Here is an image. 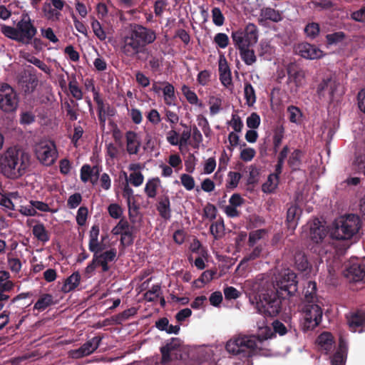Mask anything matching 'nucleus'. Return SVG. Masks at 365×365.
<instances>
[{"label": "nucleus", "instance_id": "nucleus-1", "mask_svg": "<svg viewBox=\"0 0 365 365\" xmlns=\"http://www.w3.org/2000/svg\"><path fill=\"white\" fill-rule=\"evenodd\" d=\"M156 38V32L153 29L139 24H131L123 38L120 51L126 57L140 59L139 54L144 53L147 46L153 43Z\"/></svg>", "mask_w": 365, "mask_h": 365}, {"label": "nucleus", "instance_id": "nucleus-2", "mask_svg": "<svg viewBox=\"0 0 365 365\" xmlns=\"http://www.w3.org/2000/svg\"><path fill=\"white\" fill-rule=\"evenodd\" d=\"M262 332L256 335H239L230 339L226 344L228 353L237 356L240 359L250 358L259 354L262 342L273 336L272 329L265 326L261 328Z\"/></svg>", "mask_w": 365, "mask_h": 365}, {"label": "nucleus", "instance_id": "nucleus-3", "mask_svg": "<svg viewBox=\"0 0 365 365\" xmlns=\"http://www.w3.org/2000/svg\"><path fill=\"white\" fill-rule=\"evenodd\" d=\"M282 297L272 287L259 289L250 297V301L255 304L257 312L264 317L277 316L282 310Z\"/></svg>", "mask_w": 365, "mask_h": 365}, {"label": "nucleus", "instance_id": "nucleus-4", "mask_svg": "<svg viewBox=\"0 0 365 365\" xmlns=\"http://www.w3.org/2000/svg\"><path fill=\"white\" fill-rule=\"evenodd\" d=\"M28 167V158L24 153L14 148H9L0 157L2 173L9 178L16 179L22 176Z\"/></svg>", "mask_w": 365, "mask_h": 365}, {"label": "nucleus", "instance_id": "nucleus-5", "mask_svg": "<svg viewBox=\"0 0 365 365\" xmlns=\"http://www.w3.org/2000/svg\"><path fill=\"white\" fill-rule=\"evenodd\" d=\"M361 227L359 217L354 214L341 216L336 220L335 227L331 233L333 239L349 240L356 236Z\"/></svg>", "mask_w": 365, "mask_h": 365}, {"label": "nucleus", "instance_id": "nucleus-6", "mask_svg": "<svg viewBox=\"0 0 365 365\" xmlns=\"http://www.w3.org/2000/svg\"><path fill=\"white\" fill-rule=\"evenodd\" d=\"M270 287L274 289L282 299H288L294 296L297 292V276L292 270L284 269L278 274L275 284Z\"/></svg>", "mask_w": 365, "mask_h": 365}, {"label": "nucleus", "instance_id": "nucleus-7", "mask_svg": "<svg viewBox=\"0 0 365 365\" xmlns=\"http://www.w3.org/2000/svg\"><path fill=\"white\" fill-rule=\"evenodd\" d=\"M231 38L235 47L238 50L252 47L258 40L257 27L249 23L244 29L232 31Z\"/></svg>", "mask_w": 365, "mask_h": 365}, {"label": "nucleus", "instance_id": "nucleus-8", "mask_svg": "<svg viewBox=\"0 0 365 365\" xmlns=\"http://www.w3.org/2000/svg\"><path fill=\"white\" fill-rule=\"evenodd\" d=\"M117 251L115 248L101 252L98 255H93L91 262L85 269V274L87 277L93 275L97 267H101V272L105 273L110 270L109 262L116 260Z\"/></svg>", "mask_w": 365, "mask_h": 365}, {"label": "nucleus", "instance_id": "nucleus-9", "mask_svg": "<svg viewBox=\"0 0 365 365\" xmlns=\"http://www.w3.org/2000/svg\"><path fill=\"white\" fill-rule=\"evenodd\" d=\"M16 90L7 83H0V110L6 114L14 113L19 106Z\"/></svg>", "mask_w": 365, "mask_h": 365}, {"label": "nucleus", "instance_id": "nucleus-10", "mask_svg": "<svg viewBox=\"0 0 365 365\" xmlns=\"http://www.w3.org/2000/svg\"><path fill=\"white\" fill-rule=\"evenodd\" d=\"M36 155L43 165H53L58 156L56 145L52 141L41 143L36 148Z\"/></svg>", "mask_w": 365, "mask_h": 365}, {"label": "nucleus", "instance_id": "nucleus-11", "mask_svg": "<svg viewBox=\"0 0 365 365\" xmlns=\"http://www.w3.org/2000/svg\"><path fill=\"white\" fill-rule=\"evenodd\" d=\"M304 314L303 329L304 331L314 329L321 322L322 310L318 304H307Z\"/></svg>", "mask_w": 365, "mask_h": 365}, {"label": "nucleus", "instance_id": "nucleus-12", "mask_svg": "<svg viewBox=\"0 0 365 365\" xmlns=\"http://www.w3.org/2000/svg\"><path fill=\"white\" fill-rule=\"evenodd\" d=\"M38 80L36 75L30 71H24L18 76L17 84L19 89L24 96H27L34 92Z\"/></svg>", "mask_w": 365, "mask_h": 365}, {"label": "nucleus", "instance_id": "nucleus-13", "mask_svg": "<svg viewBox=\"0 0 365 365\" xmlns=\"http://www.w3.org/2000/svg\"><path fill=\"white\" fill-rule=\"evenodd\" d=\"M19 43L29 44L37 34V29L34 26L30 17L24 15L17 23Z\"/></svg>", "mask_w": 365, "mask_h": 365}, {"label": "nucleus", "instance_id": "nucleus-14", "mask_svg": "<svg viewBox=\"0 0 365 365\" xmlns=\"http://www.w3.org/2000/svg\"><path fill=\"white\" fill-rule=\"evenodd\" d=\"M181 344L180 339L173 337L164 346H161L160 349L162 355L160 364L166 365L170 363L174 359L173 355H175L176 352L180 350Z\"/></svg>", "mask_w": 365, "mask_h": 365}, {"label": "nucleus", "instance_id": "nucleus-15", "mask_svg": "<svg viewBox=\"0 0 365 365\" xmlns=\"http://www.w3.org/2000/svg\"><path fill=\"white\" fill-rule=\"evenodd\" d=\"M295 53L304 58L314 60L322 58L324 56L323 51L315 45L307 42L297 44L295 48Z\"/></svg>", "mask_w": 365, "mask_h": 365}, {"label": "nucleus", "instance_id": "nucleus-16", "mask_svg": "<svg viewBox=\"0 0 365 365\" xmlns=\"http://www.w3.org/2000/svg\"><path fill=\"white\" fill-rule=\"evenodd\" d=\"M349 329L354 331L362 332L365 329V310L357 309L345 315Z\"/></svg>", "mask_w": 365, "mask_h": 365}, {"label": "nucleus", "instance_id": "nucleus-17", "mask_svg": "<svg viewBox=\"0 0 365 365\" xmlns=\"http://www.w3.org/2000/svg\"><path fill=\"white\" fill-rule=\"evenodd\" d=\"M288 81L294 83L297 88L302 86L305 81V71L296 63H289L287 66Z\"/></svg>", "mask_w": 365, "mask_h": 365}, {"label": "nucleus", "instance_id": "nucleus-18", "mask_svg": "<svg viewBox=\"0 0 365 365\" xmlns=\"http://www.w3.org/2000/svg\"><path fill=\"white\" fill-rule=\"evenodd\" d=\"M345 277L354 282H365V264L362 262L351 263L344 272Z\"/></svg>", "mask_w": 365, "mask_h": 365}, {"label": "nucleus", "instance_id": "nucleus-19", "mask_svg": "<svg viewBox=\"0 0 365 365\" xmlns=\"http://www.w3.org/2000/svg\"><path fill=\"white\" fill-rule=\"evenodd\" d=\"M102 337L99 336L93 337L78 349L71 351L72 357L78 359L92 354L98 349Z\"/></svg>", "mask_w": 365, "mask_h": 365}, {"label": "nucleus", "instance_id": "nucleus-20", "mask_svg": "<svg viewBox=\"0 0 365 365\" xmlns=\"http://www.w3.org/2000/svg\"><path fill=\"white\" fill-rule=\"evenodd\" d=\"M327 230L318 219H315L310 224L309 236L314 243L322 242L327 235Z\"/></svg>", "mask_w": 365, "mask_h": 365}, {"label": "nucleus", "instance_id": "nucleus-21", "mask_svg": "<svg viewBox=\"0 0 365 365\" xmlns=\"http://www.w3.org/2000/svg\"><path fill=\"white\" fill-rule=\"evenodd\" d=\"M336 83L331 78H324L317 87V94L319 97H324L327 93L332 99L336 91Z\"/></svg>", "mask_w": 365, "mask_h": 365}, {"label": "nucleus", "instance_id": "nucleus-22", "mask_svg": "<svg viewBox=\"0 0 365 365\" xmlns=\"http://www.w3.org/2000/svg\"><path fill=\"white\" fill-rule=\"evenodd\" d=\"M126 150L130 155H136L139 152L141 143L138 135L133 130L127 131L125 133Z\"/></svg>", "mask_w": 365, "mask_h": 365}, {"label": "nucleus", "instance_id": "nucleus-23", "mask_svg": "<svg viewBox=\"0 0 365 365\" xmlns=\"http://www.w3.org/2000/svg\"><path fill=\"white\" fill-rule=\"evenodd\" d=\"M157 210L162 218L165 220L171 217L170 200L168 195L160 196L158 199Z\"/></svg>", "mask_w": 365, "mask_h": 365}, {"label": "nucleus", "instance_id": "nucleus-24", "mask_svg": "<svg viewBox=\"0 0 365 365\" xmlns=\"http://www.w3.org/2000/svg\"><path fill=\"white\" fill-rule=\"evenodd\" d=\"M346 343L342 338H340L338 349L331 359V365H344L346 357Z\"/></svg>", "mask_w": 365, "mask_h": 365}, {"label": "nucleus", "instance_id": "nucleus-25", "mask_svg": "<svg viewBox=\"0 0 365 365\" xmlns=\"http://www.w3.org/2000/svg\"><path fill=\"white\" fill-rule=\"evenodd\" d=\"M317 341L322 351L326 354H329L334 344L332 335L329 332L322 333L317 338Z\"/></svg>", "mask_w": 365, "mask_h": 365}, {"label": "nucleus", "instance_id": "nucleus-26", "mask_svg": "<svg viewBox=\"0 0 365 365\" xmlns=\"http://www.w3.org/2000/svg\"><path fill=\"white\" fill-rule=\"evenodd\" d=\"M80 282L81 275L78 272H75L65 279L61 291L63 293L70 292L79 285Z\"/></svg>", "mask_w": 365, "mask_h": 365}, {"label": "nucleus", "instance_id": "nucleus-27", "mask_svg": "<svg viewBox=\"0 0 365 365\" xmlns=\"http://www.w3.org/2000/svg\"><path fill=\"white\" fill-rule=\"evenodd\" d=\"M301 210L296 205H292L287 210L286 222L288 229L294 230L297 225Z\"/></svg>", "mask_w": 365, "mask_h": 365}, {"label": "nucleus", "instance_id": "nucleus-28", "mask_svg": "<svg viewBox=\"0 0 365 365\" xmlns=\"http://www.w3.org/2000/svg\"><path fill=\"white\" fill-rule=\"evenodd\" d=\"M303 152L299 149H295L291 153L287 163L291 168L292 172H295L300 170L302 163Z\"/></svg>", "mask_w": 365, "mask_h": 365}, {"label": "nucleus", "instance_id": "nucleus-29", "mask_svg": "<svg viewBox=\"0 0 365 365\" xmlns=\"http://www.w3.org/2000/svg\"><path fill=\"white\" fill-rule=\"evenodd\" d=\"M32 233L38 241L43 243H46L50 240V235L41 222H38L33 227Z\"/></svg>", "mask_w": 365, "mask_h": 365}, {"label": "nucleus", "instance_id": "nucleus-30", "mask_svg": "<svg viewBox=\"0 0 365 365\" xmlns=\"http://www.w3.org/2000/svg\"><path fill=\"white\" fill-rule=\"evenodd\" d=\"M163 84L165 85L163 88L165 103L170 106H175L176 96L174 86L168 82H163Z\"/></svg>", "mask_w": 365, "mask_h": 365}, {"label": "nucleus", "instance_id": "nucleus-31", "mask_svg": "<svg viewBox=\"0 0 365 365\" xmlns=\"http://www.w3.org/2000/svg\"><path fill=\"white\" fill-rule=\"evenodd\" d=\"M160 185L159 178H153L149 179L145 186L144 192L148 198H155L157 195V191Z\"/></svg>", "mask_w": 365, "mask_h": 365}, {"label": "nucleus", "instance_id": "nucleus-32", "mask_svg": "<svg viewBox=\"0 0 365 365\" xmlns=\"http://www.w3.org/2000/svg\"><path fill=\"white\" fill-rule=\"evenodd\" d=\"M260 16L265 20H269L273 22H279L282 19L280 12L271 7L262 8L260 11Z\"/></svg>", "mask_w": 365, "mask_h": 365}, {"label": "nucleus", "instance_id": "nucleus-33", "mask_svg": "<svg viewBox=\"0 0 365 365\" xmlns=\"http://www.w3.org/2000/svg\"><path fill=\"white\" fill-rule=\"evenodd\" d=\"M93 100L97 105L98 113H107L108 115L113 116L114 110L108 103H105L104 101L100 97L98 92L93 93Z\"/></svg>", "mask_w": 365, "mask_h": 365}, {"label": "nucleus", "instance_id": "nucleus-34", "mask_svg": "<svg viewBox=\"0 0 365 365\" xmlns=\"http://www.w3.org/2000/svg\"><path fill=\"white\" fill-rule=\"evenodd\" d=\"M264 250V245H258L257 246H254L253 250L247 254L243 259L240 262V263L237 265L236 268V272H238L240 267L243 265L244 263H246L248 261L255 260L261 257L262 253Z\"/></svg>", "mask_w": 365, "mask_h": 365}, {"label": "nucleus", "instance_id": "nucleus-35", "mask_svg": "<svg viewBox=\"0 0 365 365\" xmlns=\"http://www.w3.org/2000/svg\"><path fill=\"white\" fill-rule=\"evenodd\" d=\"M317 283L314 281L308 282L304 293V299L309 304H316L317 299Z\"/></svg>", "mask_w": 365, "mask_h": 365}, {"label": "nucleus", "instance_id": "nucleus-36", "mask_svg": "<svg viewBox=\"0 0 365 365\" xmlns=\"http://www.w3.org/2000/svg\"><path fill=\"white\" fill-rule=\"evenodd\" d=\"M53 296L50 294H43L40 296L39 299L35 303L34 306V309H37L38 311H43L49 306H51L53 303Z\"/></svg>", "mask_w": 365, "mask_h": 365}, {"label": "nucleus", "instance_id": "nucleus-37", "mask_svg": "<svg viewBox=\"0 0 365 365\" xmlns=\"http://www.w3.org/2000/svg\"><path fill=\"white\" fill-rule=\"evenodd\" d=\"M294 263L297 269L299 271L304 272L310 268V264L308 262L307 256L304 253L298 252L294 255Z\"/></svg>", "mask_w": 365, "mask_h": 365}, {"label": "nucleus", "instance_id": "nucleus-38", "mask_svg": "<svg viewBox=\"0 0 365 365\" xmlns=\"http://www.w3.org/2000/svg\"><path fill=\"white\" fill-rule=\"evenodd\" d=\"M239 52L242 60L246 65L251 66L256 62L257 57L255 51L250 47L240 49Z\"/></svg>", "mask_w": 365, "mask_h": 365}, {"label": "nucleus", "instance_id": "nucleus-39", "mask_svg": "<svg viewBox=\"0 0 365 365\" xmlns=\"http://www.w3.org/2000/svg\"><path fill=\"white\" fill-rule=\"evenodd\" d=\"M242 178V175L237 172L230 171L227 174V179L226 180V188L227 190H232L235 189Z\"/></svg>", "mask_w": 365, "mask_h": 365}, {"label": "nucleus", "instance_id": "nucleus-40", "mask_svg": "<svg viewBox=\"0 0 365 365\" xmlns=\"http://www.w3.org/2000/svg\"><path fill=\"white\" fill-rule=\"evenodd\" d=\"M137 313V309L135 307H131L124 310L123 312L113 317V321L117 324H121L123 322L128 319L130 317L134 316Z\"/></svg>", "mask_w": 365, "mask_h": 365}, {"label": "nucleus", "instance_id": "nucleus-41", "mask_svg": "<svg viewBox=\"0 0 365 365\" xmlns=\"http://www.w3.org/2000/svg\"><path fill=\"white\" fill-rule=\"evenodd\" d=\"M123 175L125 178V182L123 184V197L126 200L128 207L130 209V200H133V190L130 187L128 180V175L125 172H123ZM131 213V210H130V214Z\"/></svg>", "mask_w": 365, "mask_h": 365}, {"label": "nucleus", "instance_id": "nucleus-42", "mask_svg": "<svg viewBox=\"0 0 365 365\" xmlns=\"http://www.w3.org/2000/svg\"><path fill=\"white\" fill-rule=\"evenodd\" d=\"M1 32L7 38L19 42V36L18 31V26L16 28L7 26V25H1Z\"/></svg>", "mask_w": 365, "mask_h": 365}, {"label": "nucleus", "instance_id": "nucleus-43", "mask_svg": "<svg viewBox=\"0 0 365 365\" xmlns=\"http://www.w3.org/2000/svg\"><path fill=\"white\" fill-rule=\"evenodd\" d=\"M245 98L249 106H253L256 102V95L253 86L250 83H245L244 88Z\"/></svg>", "mask_w": 365, "mask_h": 365}, {"label": "nucleus", "instance_id": "nucleus-44", "mask_svg": "<svg viewBox=\"0 0 365 365\" xmlns=\"http://www.w3.org/2000/svg\"><path fill=\"white\" fill-rule=\"evenodd\" d=\"M182 92L185 97L186 98L187 101L192 105H198L199 106H202V103H199V98L197 96V94L193 91H191L190 88L186 86L183 85L182 86Z\"/></svg>", "mask_w": 365, "mask_h": 365}, {"label": "nucleus", "instance_id": "nucleus-45", "mask_svg": "<svg viewBox=\"0 0 365 365\" xmlns=\"http://www.w3.org/2000/svg\"><path fill=\"white\" fill-rule=\"evenodd\" d=\"M211 234L214 236L215 239L220 238L224 233L225 225L222 220H217L213 222L210 227Z\"/></svg>", "mask_w": 365, "mask_h": 365}, {"label": "nucleus", "instance_id": "nucleus-46", "mask_svg": "<svg viewBox=\"0 0 365 365\" xmlns=\"http://www.w3.org/2000/svg\"><path fill=\"white\" fill-rule=\"evenodd\" d=\"M267 233V230L264 229H259L255 231H252L249 233L248 245L249 247H254L257 242L261 240L263 236Z\"/></svg>", "mask_w": 365, "mask_h": 365}, {"label": "nucleus", "instance_id": "nucleus-47", "mask_svg": "<svg viewBox=\"0 0 365 365\" xmlns=\"http://www.w3.org/2000/svg\"><path fill=\"white\" fill-rule=\"evenodd\" d=\"M91 27L94 34L100 41H105L106 39V33L98 20L95 19H93L91 21Z\"/></svg>", "mask_w": 365, "mask_h": 365}, {"label": "nucleus", "instance_id": "nucleus-48", "mask_svg": "<svg viewBox=\"0 0 365 365\" xmlns=\"http://www.w3.org/2000/svg\"><path fill=\"white\" fill-rule=\"evenodd\" d=\"M161 291L160 284H153L150 289L144 294V299L148 302H154L159 297Z\"/></svg>", "mask_w": 365, "mask_h": 365}, {"label": "nucleus", "instance_id": "nucleus-49", "mask_svg": "<svg viewBox=\"0 0 365 365\" xmlns=\"http://www.w3.org/2000/svg\"><path fill=\"white\" fill-rule=\"evenodd\" d=\"M320 27L319 24L315 22L309 23L304 28V33L307 37L314 39L319 34Z\"/></svg>", "mask_w": 365, "mask_h": 365}, {"label": "nucleus", "instance_id": "nucleus-50", "mask_svg": "<svg viewBox=\"0 0 365 365\" xmlns=\"http://www.w3.org/2000/svg\"><path fill=\"white\" fill-rule=\"evenodd\" d=\"M346 35L343 31H337L326 36L327 43L329 45L336 44L344 41Z\"/></svg>", "mask_w": 365, "mask_h": 365}, {"label": "nucleus", "instance_id": "nucleus-51", "mask_svg": "<svg viewBox=\"0 0 365 365\" xmlns=\"http://www.w3.org/2000/svg\"><path fill=\"white\" fill-rule=\"evenodd\" d=\"M289 113V120L292 123H297L299 119L302 116L301 110L294 106H289L287 108Z\"/></svg>", "mask_w": 365, "mask_h": 365}, {"label": "nucleus", "instance_id": "nucleus-52", "mask_svg": "<svg viewBox=\"0 0 365 365\" xmlns=\"http://www.w3.org/2000/svg\"><path fill=\"white\" fill-rule=\"evenodd\" d=\"M273 145H281L284 136V128L283 125H277L273 130Z\"/></svg>", "mask_w": 365, "mask_h": 365}, {"label": "nucleus", "instance_id": "nucleus-53", "mask_svg": "<svg viewBox=\"0 0 365 365\" xmlns=\"http://www.w3.org/2000/svg\"><path fill=\"white\" fill-rule=\"evenodd\" d=\"M191 137L194 143L192 147L194 148H198L200 144L203 140V137L201 132L196 126V125H193L192 127L191 128Z\"/></svg>", "mask_w": 365, "mask_h": 365}, {"label": "nucleus", "instance_id": "nucleus-54", "mask_svg": "<svg viewBox=\"0 0 365 365\" xmlns=\"http://www.w3.org/2000/svg\"><path fill=\"white\" fill-rule=\"evenodd\" d=\"M36 120V115L31 111H22L20 114L19 123L21 125H26L33 123Z\"/></svg>", "mask_w": 365, "mask_h": 365}, {"label": "nucleus", "instance_id": "nucleus-55", "mask_svg": "<svg viewBox=\"0 0 365 365\" xmlns=\"http://www.w3.org/2000/svg\"><path fill=\"white\" fill-rule=\"evenodd\" d=\"M128 183L130 182L134 187H139L144 180L143 175L140 172H133L128 178Z\"/></svg>", "mask_w": 365, "mask_h": 365}, {"label": "nucleus", "instance_id": "nucleus-56", "mask_svg": "<svg viewBox=\"0 0 365 365\" xmlns=\"http://www.w3.org/2000/svg\"><path fill=\"white\" fill-rule=\"evenodd\" d=\"M180 181L182 186L188 191L194 189L195 182L194 178L188 174L183 173L180 175Z\"/></svg>", "mask_w": 365, "mask_h": 365}, {"label": "nucleus", "instance_id": "nucleus-57", "mask_svg": "<svg viewBox=\"0 0 365 365\" xmlns=\"http://www.w3.org/2000/svg\"><path fill=\"white\" fill-rule=\"evenodd\" d=\"M212 18L215 25L220 26L224 24L225 17L220 8L214 7L212 9Z\"/></svg>", "mask_w": 365, "mask_h": 365}, {"label": "nucleus", "instance_id": "nucleus-58", "mask_svg": "<svg viewBox=\"0 0 365 365\" xmlns=\"http://www.w3.org/2000/svg\"><path fill=\"white\" fill-rule=\"evenodd\" d=\"M279 178L277 177V175H276L274 174H270L268 176L267 182L262 185V190L264 192H266L267 191L266 187H267V186H268V187H267L268 191L269 192L272 191L273 190H274L277 187L278 182H279Z\"/></svg>", "mask_w": 365, "mask_h": 365}, {"label": "nucleus", "instance_id": "nucleus-59", "mask_svg": "<svg viewBox=\"0 0 365 365\" xmlns=\"http://www.w3.org/2000/svg\"><path fill=\"white\" fill-rule=\"evenodd\" d=\"M88 210L86 207H80L77 212L76 222L80 226L85 225L87 220Z\"/></svg>", "mask_w": 365, "mask_h": 365}, {"label": "nucleus", "instance_id": "nucleus-60", "mask_svg": "<svg viewBox=\"0 0 365 365\" xmlns=\"http://www.w3.org/2000/svg\"><path fill=\"white\" fill-rule=\"evenodd\" d=\"M214 42L220 48H225L229 44V38L226 34L218 33L214 37Z\"/></svg>", "mask_w": 365, "mask_h": 365}, {"label": "nucleus", "instance_id": "nucleus-61", "mask_svg": "<svg viewBox=\"0 0 365 365\" xmlns=\"http://www.w3.org/2000/svg\"><path fill=\"white\" fill-rule=\"evenodd\" d=\"M93 173V170L91 168V166L90 165H83L81 168L80 173L81 181L85 183L89 181V179L91 178Z\"/></svg>", "mask_w": 365, "mask_h": 365}, {"label": "nucleus", "instance_id": "nucleus-62", "mask_svg": "<svg viewBox=\"0 0 365 365\" xmlns=\"http://www.w3.org/2000/svg\"><path fill=\"white\" fill-rule=\"evenodd\" d=\"M108 212L110 216L114 219H119L123 215V209L116 203L110 204L108 207Z\"/></svg>", "mask_w": 365, "mask_h": 365}, {"label": "nucleus", "instance_id": "nucleus-63", "mask_svg": "<svg viewBox=\"0 0 365 365\" xmlns=\"http://www.w3.org/2000/svg\"><path fill=\"white\" fill-rule=\"evenodd\" d=\"M82 201V196L80 193L76 192L71 195L67 200V206L70 209L76 208Z\"/></svg>", "mask_w": 365, "mask_h": 365}, {"label": "nucleus", "instance_id": "nucleus-64", "mask_svg": "<svg viewBox=\"0 0 365 365\" xmlns=\"http://www.w3.org/2000/svg\"><path fill=\"white\" fill-rule=\"evenodd\" d=\"M354 165L358 172L363 173L365 175V155L356 156L354 160Z\"/></svg>", "mask_w": 365, "mask_h": 365}]
</instances>
